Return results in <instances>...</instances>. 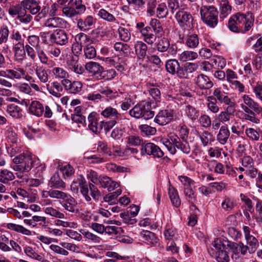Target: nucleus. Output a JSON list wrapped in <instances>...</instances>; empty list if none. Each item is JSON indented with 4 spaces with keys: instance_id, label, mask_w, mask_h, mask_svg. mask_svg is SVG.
Returning a JSON list of instances; mask_svg holds the SVG:
<instances>
[{
    "instance_id": "obj_7",
    "label": "nucleus",
    "mask_w": 262,
    "mask_h": 262,
    "mask_svg": "<svg viewBox=\"0 0 262 262\" xmlns=\"http://www.w3.org/2000/svg\"><path fill=\"white\" fill-rule=\"evenodd\" d=\"M141 153L142 155H150L158 158H161L164 156L162 150L155 144L150 142L142 145Z\"/></svg>"
},
{
    "instance_id": "obj_35",
    "label": "nucleus",
    "mask_w": 262,
    "mask_h": 262,
    "mask_svg": "<svg viewBox=\"0 0 262 262\" xmlns=\"http://www.w3.org/2000/svg\"><path fill=\"white\" fill-rule=\"evenodd\" d=\"M220 17L225 18L231 13L232 6L228 0H222L220 4Z\"/></svg>"
},
{
    "instance_id": "obj_37",
    "label": "nucleus",
    "mask_w": 262,
    "mask_h": 262,
    "mask_svg": "<svg viewBox=\"0 0 262 262\" xmlns=\"http://www.w3.org/2000/svg\"><path fill=\"white\" fill-rule=\"evenodd\" d=\"M8 154L11 157L15 156L16 154L21 152L24 150V144L19 141L17 143H14L12 145L6 146Z\"/></svg>"
},
{
    "instance_id": "obj_39",
    "label": "nucleus",
    "mask_w": 262,
    "mask_h": 262,
    "mask_svg": "<svg viewBox=\"0 0 262 262\" xmlns=\"http://www.w3.org/2000/svg\"><path fill=\"white\" fill-rule=\"evenodd\" d=\"M29 112L38 117L42 115L43 113V107L38 101H33L29 106Z\"/></svg>"
},
{
    "instance_id": "obj_44",
    "label": "nucleus",
    "mask_w": 262,
    "mask_h": 262,
    "mask_svg": "<svg viewBox=\"0 0 262 262\" xmlns=\"http://www.w3.org/2000/svg\"><path fill=\"white\" fill-rule=\"evenodd\" d=\"M199 137L204 146L210 144L214 141L213 135L208 131H203L200 133Z\"/></svg>"
},
{
    "instance_id": "obj_25",
    "label": "nucleus",
    "mask_w": 262,
    "mask_h": 262,
    "mask_svg": "<svg viewBox=\"0 0 262 262\" xmlns=\"http://www.w3.org/2000/svg\"><path fill=\"white\" fill-rule=\"evenodd\" d=\"M231 242L226 238L220 237L215 238L212 243V245L216 250V252L223 250H229Z\"/></svg>"
},
{
    "instance_id": "obj_63",
    "label": "nucleus",
    "mask_w": 262,
    "mask_h": 262,
    "mask_svg": "<svg viewBox=\"0 0 262 262\" xmlns=\"http://www.w3.org/2000/svg\"><path fill=\"white\" fill-rule=\"evenodd\" d=\"M98 15L108 22H115L116 20L115 17L111 13L104 9H100L98 13Z\"/></svg>"
},
{
    "instance_id": "obj_45",
    "label": "nucleus",
    "mask_w": 262,
    "mask_h": 262,
    "mask_svg": "<svg viewBox=\"0 0 262 262\" xmlns=\"http://www.w3.org/2000/svg\"><path fill=\"white\" fill-rule=\"evenodd\" d=\"M35 73L39 80L42 83H46L49 80V75L47 70L42 66H37Z\"/></svg>"
},
{
    "instance_id": "obj_41",
    "label": "nucleus",
    "mask_w": 262,
    "mask_h": 262,
    "mask_svg": "<svg viewBox=\"0 0 262 262\" xmlns=\"http://www.w3.org/2000/svg\"><path fill=\"white\" fill-rule=\"evenodd\" d=\"M199 44V38L195 34H192L187 35L185 38V45L191 49L196 48Z\"/></svg>"
},
{
    "instance_id": "obj_13",
    "label": "nucleus",
    "mask_w": 262,
    "mask_h": 262,
    "mask_svg": "<svg viewBox=\"0 0 262 262\" xmlns=\"http://www.w3.org/2000/svg\"><path fill=\"white\" fill-rule=\"evenodd\" d=\"M78 216L81 220L82 222L90 226L93 223L92 221L94 222H99V216L98 215H95V213H93L91 211L87 210H81V211L77 213Z\"/></svg>"
},
{
    "instance_id": "obj_15",
    "label": "nucleus",
    "mask_w": 262,
    "mask_h": 262,
    "mask_svg": "<svg viewBox=\"0 0 262 262\" xmlns=\"http://www.w3.org/2000/svg\"><path fill=\"white\" fill-rule=\"evenodd\" d=\"M20 5L24 11L26 12V10H29L33 15L37 14L40 10L39 2L36 0H23L21 2Z\"/></svg>"
},
{
    "instance_id": "obj_18",
    "label": "nucleus",
    "mask_w": 262,
    "mask_h": 262,
    "mask_svg": "<svg viewBox=\"0 0 262 262\" xmlns=\"http://www.w3.org/2000/svg\"><path fill=\"white\" fill-rule=\"evenodd\" d=\"M45 25L47 27L51 29L56 28H66L68 26V23L62 18L53 17L47 19Z\"/></svg>"
},
{
    "instance_id": "obj_38",
    "label": "nucleus",
    "mask_w": 262,
    "mask_h": 262,
    "mask_svg": "<svg viewBox=\"0 0 262 262\" xmlns=\"http://www.w3.org/2000/svg\"><path fill=\"white\" fill-rule=\"evenodd\" d=\"M135 52L140 59H144L146 56L147 46L144 42L138 41L135 45Z\"/></svg>"
},
{
    "instance_id": "obj_36",
    "label": "nucleus",
    "mask_w": 262,
    "mask_h": 262,
    "mask_svg": "<svg viewBox=\"0 0 262 262\" xmlns=\"http://www.w3.org/2000/svg\"><path fill=\"white\" fill-rule=\"evenodd\" d=\"M5 136L8 142L12 144L17 143L19 139L15 132L14 128L11 126H7L5 128Z\"/></svg>"
},
{
    "instance_id": "obj_10",
    "label": "nucleus",
    "mask_w": 262,
    "mask_h": 262,
    "mask_svg": "<svg viewBox=\"0 0 262 262\" xmlns=\"http://www.w3.org/2000/svg\"><path fill=\"white\" fill-rule=\"evenodd\" d=\"M196 83L201 89L199 92H201L202 95L200 94L199 96L204 95V97H206L205 93H207L208 89L213 86V83L209 78L203 74H200L197 77Z\"/></svg>"
},
{
    "instance_id": "obj_54",
    "label": "nucleus",
    "mask_w": 262,
    "mask_h": 262,
    "mask_svg": "<svg viewBox=\"0 0 262 262\" xmlns=\"http://www.w3.org/2000/svg\"><path fill=\"white\" fill-rule=\"evenodd\" d=\"M168 14V9L166 4L162 3L159 4L156 9V15L159 18H164Z\"/></svg>"
},
{
    "instance_id": "obj_11",
    "label": "nucleus",
    "mask_w": 262,
    "mask_h": 262,
    "mask_svg": "<svg viewBox=\"0 0 262 262\" xmlns=\"http://www.w3.org/2000/svg\"><path fill=\"white\" fill-rule=\"evenodd\" d=\"M61 206L67 211L72 213H77V203L76 200L70 194H68L65 199L60 202Z\"/></svg>"
},
{
    "instance_id": "obj_5",
    "label": "nucleus",
    "mask_w": 262,
    "mask_h": 262,
    "mask_svg": "<svg viewBox=\"0 0 262 262\" xmlns=\"http://www.w3.org/2000/svg\"><path fill=\"white\" fill-rule=\"evenodd\" d=\"M79 183L74 181L71 185V190L74 193H78L79 187L80 192L86 202H90L92 199L89 193L88 184L83 176L80 175L78 178Z\"/></svg>"
},
{
    "instance_id": "obj_43",
    "label": "nucleus",
    "mask_w": 262,
    "mask_h": 262,
    "mask_svg": "<svg viewBox=\"0 0 262 262\" xmlns=\"http://www.w3.org/2000/svg\"><path fill=\"white\" fill-rule=\"evenodd\" d=\"M146 103L147 102L143 101L140 104L136 105L133 109L130 110V115L137 118H142L143 113V110L144 109L145 105Z\"/></svg>"
},
{
    "instance_id": "obj_8",
    "label": "nucleus",
    "mask_w": 262,
    "mask_h": 262,
    "mask_svg": "<svg viewBox=\"0 0 262 262\" xmlns=\"http://www.w3.org/2000/svg\"><path fill=\"white\" fill-rule=\"evenodd\" d=\"M174 117V112L172 110H163L158 113L154 121L160 125H165L173 120Z\"/></svg>"
},
{
    "instance_id": "obj_49",
    "label": "nucleus",
    "mask_w": 262,
    "mask_h": 262,
    "mask_svg": "<svg viewBox=\"0 0 262 262\" xmlns=\"http://www.w3.org/2000/svg\"><path fill=\"white\" fill-rule=\"evenodd\" d=\"M198 57V53L192 51H185L180 55L179 59L181 61L186 62L187 61L193 60Z\"/></svg>"
},
{
    "instance_id": "obj_21",
    "label": "nucleus",
    "mask_w": 262,
    "mask_h": 262,
    "mask_svg": "<svg viewBox=\"0 0 262 262\" xmlns=\"http://www.w3.org/2000/svg\"><path fill=\"white\" fill-rule=\"evenodd\" d=\"M171 139L172 142L174 143L176 148H178L186 154L190 152V146L187 140H182V141H181L178 136H173Z\"/></svg>"
},
{
    "instance_id": "obj_26",
    "label": "nucleus",
    "mask_w": 262,
    "mask_h": 262,
    "mask_svg": "<svg viewBox=\"0 0 262 262\" xmlns=\"http://www.w3.org/2000/svg\"><path fill=\"white\" fill-rule=\"evenodd\" d=\"M48 185L51 188L58 189H65L66 187V183L61 179L59 176L56 173L51 178Z\"/></svg>"
},
{
    "instance_id": "obj_51",
    "label": "nucleus",
    "mask_w": 262,
    "mask_h": 262,
    "mask_svg": "<svg viewBox=\"0 0 262 262\" xmlns=\"http://www.w3.org/2000/svg\"><path fill=\"white\" fill-rule=\"evenodd\" d=\"M184 193L187 200L190 203L192 204L191 205H194V203L196 202V194L195 192L194 187L184 189Z\"/></svg>"
},
{
    "instance_id": "obj_34",
    "label": "nucleus",
    "mask_w": 262,
    "mask_h": 262,
    "mask_svg": "<svg viewBox=\"0 0 262 262\" xmlns=\"http://www.w3.org/2000/svg\"><path fill=\"white\" fill-rule=\"evenodd\" d=\"M15 179L13 172L7 169L0 170V182L4 184H8L10 181Z\"/></svg>"
},
{
    "instance_id": "obj_1",
    "label": "nucleus",
    "mask_w": 262,
    "mask_h": 262,
    "mask_svg": "<svg viewBox=\"0 0 262 262\" xmlns=\"http://www.w3.org/2000/svg\"><path fill=\"white\" fill-rule=\"evenodd\" d=\"M254 23L255 15L252 12H238L229 18L228 26L232 32L245 34L253 29Z\"/></svg>"
},
{
    "instance_id": "obj_55",
    "label": "nucleus",
    "mask_w": 262,
    "mask_h": 262,
    "mask_svg": "<svg viewBox=\"0 0 262 262\" xmlns=\"http://www.w3.org/2000/svg\"><path fill=\"white\" fill-rule=\"evenodd\" d=\"M247 246L249 248L248 251L250 253H253L259 247V243L256 238L253 236L252 237L246 239Z\"/></svg>"
},
{
    "instance_id": "obj_24",
    "label": "nucleus",
    "mask_w": 262,
    "mask_h": 262,
    "mask_svg": "<svg viewBox=\"0 0 262 262\" xmlns=\"http://www.w3.org/2000/svg\"><path fill=\"white\" fill-rule=\"evenodd\" d=\"M85 68L95 78L99 79L103 67L97 62L91 61L86 63Z\"/></svg>"
},
{
    "instance_id": "obj_62",
    "label": "nucleus",
    "mask_w": 262,
    "mask_h": 262,
    "mask_svg": "<svg viewBox=\"0 0 262 262\" xmlns=\"http://www.w3.org/2000/svg\"><path fill=\"white\" fill-rule=\"evenodd\" d=\"M97 149L103 154L108 155V156H112V152L111 149L108 147L107 143L102 140L99 141L97 143Z\"/></svg>"
},
{
    "instance_id": "obj_52",
    "label": "nucleus",
    "mask_w": 262,
    "mask_h": 262,
    "mask_svg": "<svg viewBox=\"0 0 262 262\" xmlns=\"http://www.w3.org/2000/svg\"><path fill=\"white\" fill-rule=\"evenodd\" d=\"M44 212L46 214L52 217L58 219H64L65 215L64 213L59 211L52 207H48L44 209Z\"/></svg>"
},
{
    "instance_id": "obj_14",
    "label": "nucleus",
    "mask_w": 262,
    "mask_h": 262,
    "mask_svg": "<svg viewBox=\"0 0 262 262\" xmlns=\"http://www.w3.org/2000/svg\"><path fill=\"white\" fill-rule=\"evenodd\" d=\"M63 86L69 93L78 94L82 91L83 84L80 81H74L71 82L69 79L63 82Z\"/></svg>"
},
{
    "instance_id": "obj_60",
    "label": "nucleus",
    "mask_w": 262,
    "mask_h": 262,
    "mask_svg": "<svg viewBox=\"0 0 262 262\" xmlns=\"http://www.w3.org/2000/svg\"><path fill=\"white\" fill-rule=\"evenodd\" d=\"M116 76V72L114 69L104 70L102 68L99 79L109 80L113 79Z\"/></svg>"
},
{
    "instance_id": "obj_58",
    "label": "nucleus",
    "mask_w": 262,
    "mask_h": 262,
    "mask_svg": "<svg viewBox=\"0 0 262 262\" xmlns=\"http://www.w3.org/2000/svg\"><path fill=\"white\" fill-rule=\"evenodd\" d=\"M71 5L75 9L78 15L83 14L86 10V7L82 0H73Z\"/></svg>"
},
{
    "instance_id": "obj_61",
    "label": "nucleus",
    "mask_w": 262,
    "mask_h": 262,
    "mask_svg": "<svg viewBox=\"0 0 262 262\" xmlns=\"http://www.w3.org/2000/svg\"><path fill=\"white\" fill-rule=\"evenodd\" d=\"M118 33L120 39L124 42L128 41L131 38V34L129 31L124 27H119L118 29Z\"/></svg>"
},
{
    "instance_id": "obj_42",
    "label": "nucleus",
    "mask_w": 262,
    "mask_h": 262,
    "mask_svg": "<svg viewBox=\"0 0 262 262\" xmlns=\"http://www.w3.org/2000/svg\"><path fill=\"white\" fill-rule=\"evenodd\" d=\"M173 136H177L173 134H170L168 138H164L161 139V142L165 145V146L167 148L168 150L170 152V154L174 155L176 152V149L174 143L171 141V138L173 137Z\"/></svg>"
},
{
    "instance_id": "obj_4",
    "label": "nucleus",
    "mask_w": 262,
    "mask_h": 262,
    "mask_svg": "<svg viewBox=\"0 0 262 262\" xmlns=\"http://www.w3.org/2000/svg\"><path fill=\"white\" fill-rule=\"evenodd\" d=\"M174 17L181 29L185 30L193 28L194 18L189 12L180 9L176 12Z\"/></svg>"
},
{
    "instance_id": "obj_59",
    "label": "nucleus",
    "mask_w": 262,
    "mask_h": 262,
    "mask_svg": "<svg viewBox=\"0 0 262 262\" xmlns=\"http://www.w3.org/2000/svg\"><path fill=\"white\" fill-rule=\"evenodd\" d=\"M121 193L122 190L120 189H118L115 191L105 195L103 197V200L105 202H108L111 204H115L116 199L121 194Z\"/></svg>"
},
{
    "instance_id": "obj_50",
    "label": "nucleus",
    "mask_w": 262,
    "mask_h": 262,
    "mask_svg": "<svg viewBox=\"0 0 262 262\" xmlns=\"http://www.w3.org/2000/svg\"><path fill=\"white\" fill-rule=\"evenodd\" d=\"M7 112L13 118H19L22 116L21 110L14 104H11L8 105Z\"/></svg>"
},
{
    "instance_id": "obj_33",
    "label": "nucleus",
    "mask_w": 262,
    "mask_h": 262,
    "mask_svg": "<svg viewBox=\"0 0 262 262\" xmlns=\"http://www.w3.org/2000/svg\"><path fill=\"white\" fill-rule=\"evenodd\" d=\"M168 195L172 205L176 207H179L181 205V201L178 191L170 185H169L168 188Z\"/></svg>"
},
{
    "instance_id": "obj_32",
    "label": "nucleus",
    "mask_w": 262,
    "mask_h": 262,
    "mask_svg": "<svg viewBox=\"0 0 262 262\" xmlns=\"http://www.w3.org/2000/svg\"><path fill=\"white\" fill-rule=\"evenodd\" d=\"M229 136L230 132L227 126H222L216 136V139L220 144L224 145L227 142Z\"/></svg>"
},
{
    "instance_id": "obj_40",
    "label": "nucleus",
    "mask_w": 262,
    "mask_h": 262,
    "mask_svg": "<svg viewBox=\"0 0 262 262\" xmlns=\"http://www.w3.org/2000/svg\"><path fill=\"white\" fill-rule=\"evenodd\" d=\"M7 78L10 79H19L22 76L26 75V71L23 68H17L14 69L7 70Z\"/></svg>"
},
{
    "instance_id": "obj_53",
    "label": "nucleus",
    "mask_w": 262,
    "mask_h": 262,
    "mask_svg": "<svg viewBox=\"0 0 262 262\" xmlns=\"http://www.w3.org/2000/svg\"><path fill=\"white\" fill-rule=\"evenodd\" d=\"M170 43L168 38L163 37L156 44L157 49L159 52H165L169 48Z\"/></svg>"
},
{
    "instance_id": "obj_28",
    "label": "nucleus",
    "mask_w": 262,
    "mask_h": 262,
    "mask_svg": "<svg viewBox=\"0 0 262 262\" xmlns=\"http://www.w3.org/2000/svg\"><path fill=\"white\" fill-rule=\"evenodd\" d=\"M141 236L144 242L151 246H155L158 243V238L152 232L143 230L141 232Z\"/></svg>"
},
{
    "instance_id": "obj_9",
    "label": "nucleus",
    "mask_w": 262,
    "mask_h": 262,
    "mask_svg": "<svg viewBox=\"0 0 262 262\" xmlns=\"http://www.w3.org/2000/svg\"><path fill=\"white\" fill-rule=\"evenodd\" d=\"M199 68L198 62H186L180 66L177 76L180 78L187 79Z\"/></svg>"
},
{
    "instance_id": "obj_22",
    "label": "nucleus",
    "mask_w": 262,
    "mask_h": 262,
    "mask_svg": "<svg viewBox=\"0 0 262 262\" xmlns=\"http://www.w3.org/2000/svg\"><path fill=\"white\" fill-rule=\"evenodd\" d=\"M140 33L143 37V40L147 44L152 45L156 40V36L152 32L150 26H146L144 29L140 30Z\"/></svg>"
},
{
    "instance_id": "obj_47",
    "label": "nucleus",
    "mask_w": 262,
    "mask_h": 262,
    "mask_svg": "<svg viewBox=\"0 0 262 262\" xmlns=\"http://www.w3.org/2000/svg\"><path fill=\"white\" fill-rule=\"evenodd\" d=\"M125 142L128 146H136L141 144L142 139L137 135H130L125 138Z\"/></svg>"
},
{
    "instance_id": "obj_19",
    "label": "nucleus",
    "mask_w": 262,
    "mask_h": 262,
    "mask_svg": "<svg viewBox=\"0 0 262 262\" xmlns=\"http://www.w3.org/2000/svg\"><path fill=\"white\" fill-rule=\"evenodd\" d=\"M234 109L231 106H228L226 111L222 112L219 115V119L223 123L227 125V124H231L234 121Z\"/></svg>"
},
{
    "instance_id": "obj_29",
    "label": "nucleus",
    "mask_w": 262,
    "mask_h": 262,
    "mask_svg": "<svg viewBox=\"0 0 262 262\" xmlns=\"http://www.w3.org/2000/svg\"><path fill=\"white\" fill-rule=\"evenodd\" d=\"M25 253L29 257L41 262H49L46 259L43 255L36 252L35 249L30 246H26L24 248Z\"/></svg>"
},
{
    "instance_id": "obj_64",
    "label": "nucleus",
    "mask_w": 262,
    "mask_h": 262,
    "mask_svg": "<svg viewBox=\"0 0 262 262\" xmlns=\"http://www.w3.org/2000/svg\"><path fill=\"white\" fill-rule=\"evenodd\" d=\"M89 191H90V194L93 199L95 201H99L101 198V192L98 188L95 185V184L89 183L88 184Z\"/></svg>"
},
{
    "instance_id": "obj_17",
    "label": "nucleus",
    "mask_w": 262,
    "mask_h": 262,
    "mask_svg": "<svg viewBox=\"0 0 262 262\" xmlns=\"http://www.w3.org/2000/svg\"><path fill=\"white\" fill-rule=\"evenodd\" d=\"M95 23L96 19L91 15H88L77 20V27L81 31H86L92 28Z\"/></svg>"
},
{
    "instance_id": "obj_16",
    "label": "nucleus",
    "mask_w": 262,
    "mask_h": 262,
    "mask_svg": "<svg viewBox=\"0 0 262 262\" xmlns=\"http://www.w3.org/2000/svg\"><path fill=\"white\" fill-rule=\"evenodd\" d=\"M126 59L121 56H115L112 58H106V61L111 64L116 69L120 72L124 70V67L126 65Z\"/></svg>"
},
{
    "instance_id": "obj_6",
    "label": "nucleus",
    "mask_w": 262,
    "mask_h": 262,
    "mask_svg": "<svg viewBox=\"0 0 262 262\" xmlns=\"http://www.w3.org/2000/svg\"><path fill=\"white\" fill-rule=\"evenodd\" d=\"M229 249L232 252V259L236 262H240L243 256L247 254L249 248L242 242H231Z\"/></svg>"
},
{
    "instance_id": "obj_46",
    "label": "nucleus",
    "mask_w": 262,
    "mask_h": 262,
    "mask_svg": "<svg viewBox=\"0 0 262 262\" xmlns=\"http://www.w3.org/2000/svg\"><path fill=\"white\" fill-rule=\"evenodd\" d=\"M236 206L235 200L229 197L226 196L221 203L222 209L226 212H230Z\"/></svg>"
},
{
    "instance_id": "obj_27",
    "label": "nucleus",
    "mask_w": 262,
    "mask_h": 262,
    "mask_svg": "<svg viewBox=\"0 0 262 262\" xmlns=\"http://www.w3.org/2000/svg\"><path fill=\"white\" fill-rule=\"evenodd\" d=\"M75 39L77 42V45H74L73 46V52L76 50V49H74L75 47H77L78 50L81 51L82 47L87 42H89L91 40L90 37L86 34L83 33H80L77 34L75 37Z\"/></svg>"
},
{
    "instance_id": "obj_56",
    "label": "nucleus",
    "mask_w": 262,
    "mask_h": 262,
    "mask_svg": "<svg viewBox=\"0 0 262 262\" xmlns=\"http://www.w3.org/2000/svg\"><path fill=\"white\" fill-rule=\"evenodd\" d=\"M149 25L152 30H154L156 35H161L163 32V29L160 21L156 18H152Z\"/></svg>"
},
{
    "instance_id": "obj_31",
    "label": "nucleus",
    "mask_w": 262,
    "mask_h": 262,
    "mask_svg": "<svg viewBox=\"0 0 262 262\" xmlns=\"http://www.w3.org/2000/svg\"><path fill=\"white\" fill-rule=\"evenodd\" d=\"M180 68L179 61L175 59L168 60L165 64V68L167 72L169 74L178 75V70Z\"/></svg>"
},
{
    "instance_id": "obj_48",
    "label": "nucleus",
    "mask_w": 262,
    "mask_h": 262,
    "mask_svg": "<svg viewBox=\"0 0 262 262\" xmlns=\"http://www.w3.org/2000/svg\"><path fill=\"white\" fill-rule=\"evenodd\" d=\"M140 130L143 136H149L156 134L157 130L155 127H151L147 124H142L139 126Z\"/></svg>"
},
{
    "instance_id": "obj_23",
    "label": "nucleus",
    "mask_w": 262,
    "mask_h": 262,
    "mask_svg": "<svg viewBox=\"0 0 262 262\" xmlns=\"http://www.w3.org/2000/svg\"><path fill=\"white\" fill-rule=\"evenodd\" d=\"M14 47H13V51L14 54V57L15 60L17 61H21L25 58V47L24 43H13Z\"/></svg>"
},
{
    "instance_id": "obj_12",
    "label": "nucleus",
    "mask_w": 262,
    "mask_h": 262,
    "mask_svg": "<svg viewBox=\"0 0 262 262\" xmlns=\"http://www.w3.org/2000/svg\"><path fill=\"white\" fill-rule=\"evenodd\" d=\"M50 40L52 42L62 46L68 42L69 38L64 30H57L50 35Z\"/></svg>"
},
{
    "instance_id": "obj_30",
    "label": "nucleus",
    "mask_w": 262,
    "mask_h": 262,
    "mask_svg": "<svg viewBox=\"0 0 262 262\" xmlns=\"http://www.w3.org/2000/svg\"><path fill=\"white\" fill-rule=\"evenodd\" d=\"M52 73L56 79L61 80L62 85L63 81L69 80V73L62 68L59 67H54L52 69Z\"/></svg>"
},
{
    "instance_id": "obj_2",
    "label": "nucleus",
    "mask_w": 262,
    "mask_h": 262,
    "mask_svg": "<svg viewBox=\"0 0 262 262\" xmlns=\"http://www.w3.org/2000/svg\"><path fill=\"white\" fill-rule=\"evenodd\" d=\"M13 162L15 164L13 167L15 171L29 172L32 167L39 163V159L26 150L16 156L13 159Z\"/></svg>"
},
{
    "instance_id": "obj_20",
    "label": "nucleus",
    "mask_w": 262,
    "mask_h": 262,
    "mask_svg": "<svg viewBox=\"0 0 262 262\" xmlns=\"http://www.w3.org/2000/svg\"><path fill=\"white\" fill-rule=\"evenodd\" d=\"M88 127L90 130L95 134H97L100 131V124H99L97 115L93 112L89 114L88 117Z\"/></svg>"
},
{
    "instance_id": "obj_3",
    "label": "nucleus",
    "mask_w": 262,
    "mask_h": 262,
    "mask_svg": "<svg viewBox=\"0 0 262 262\" xmlns=\"http://www.w3.org/2000/svg\"><path fill=\"white\" fill-rule=\"evenodd\" d=\"M202 21L211 28H214L218 24V11L213 6H202L200 8Z\"/></svg>"
},
{
    "instance_id": "obj_57",
    "label": "nucleus",
    "mask_w": 262,
    "mask_h": 262,
    "mask_svg": "<svg viewBox=\"0 0 262 262\" xmlns=\"http://www.w3.org/2000/svg\"><path fill=\"white\" fill-rule=\"evenodd\" d=\"M81 233L86 239L94 243H99L102 240L100 237L88 230H83Z\"/></svg>"
}]
</instances>
